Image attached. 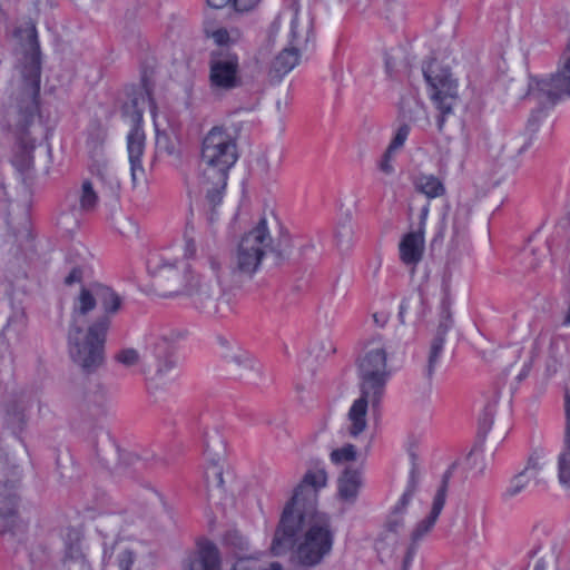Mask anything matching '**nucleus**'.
<instances>
[{"mask_svg":"<svg viewBox=\"0 0 570 570\" xmlns=\"http://www.w3.org/2000/svg\"><path fill=\"white\" fill-rule=\"evenodd\" d=\"M193 232L186 230L183 239L149 258L147 268L157 284L169 296H186L198 308H205L219 294L220 261L209 256L205 262L190 266L196 256Z\"/></svg>","mask_w":570,"mask_h":570,"instance_id":"f257e3e1","label":"nucleus"},{"mask_svg":"<svg viewBox=\"0 0 570 570\" xmlns=\"http://www.w3.org/2000/svg\"><path fill=\"white\" fill-rule=\"evenodd\" d=\"M239 159L238 134L232 127L214 126L200 146V173L189 194L216 207L226 194L230 171Z\"/></svg>","mask_w":570,"mask_h":570,"instance_id":"f03ea898","label":"nucleus"},{"mask_svg":"<svg viewBox=\"0 0 570 570\" xmlns=\"http://www.w3.org/2000/svg\"><path fill=\"white\" fill-rule=\"evenodd\" d=\"M419 473L412 470L405 491L389 512L383 530L376 541V549L382 550L384 541L392 546L397 544L399 535L404 531L409 515L422 514L411 532L414 541L425 537L434 527L440 515L446 497L444 485H441L431 497L419 492Z\"/></svg>","mask_w":570,"mask_h":570,"instance_id":"7ed1b4c3","label":"nucleus"},{"mask_svg":"<svg viewBox=\"0 0 570 570\" xmlns=\"http://www.w3.org/2000/svg\"><path fill=\"white\" fill-rule=\"evenodd\" d=\"M450 298L443 291L439 295L428 292H414L405 297L400 305V315L404 317L413 313L425 326L435 332L429 354V370L438 364L443 351L444 337L451 326Z\"/></svg>","mask_w":570,"mask_h":570,"instance_id":"20e7f679","label":"nucleus"},{"mask_svg":"<svg viewBox=\"0 0 570 570\" xmlns=\"http://www.w3.org/2000/svg\"><path fill=\"white\" fill-rule=\"evenodd\" d=\"M333 544L331 518L326 513H314L297 528L292 546L284 553L296 546L298 561L304 566H315L331 553Z\"/></svg>","mask_w":570,"mask_h":570,"instance_id":"39448f33","label":"nucleus"},{"mask_svg":"<svg viewBox=\"0 0 570 570\" xmlns=\"http://www.w3.org/2000/svg\"><path fill=\"white\" fill-rule=\"evenodd\" d=\"M318 493L299 481L293 490L288 503L285 505L278 528L274 534L271 551L282 556L292 546L297 528L311 514L320 513L316 510Z\"/></svg>","mask_w":570,"mask_h":570,"instance_id":"423d86ee","label":"nucleus"},{"mask_svg":"<svg viewBox=\"0 0 570 570\" xmlns=\"http://www.w3.org/2000/svg\"><path fill=\"white\" fill-rule=\"evenodd\" d=\"M357 372L361 392L371 395L373 402H379L390 379L387 353L381 341L368 343L358 360Z\"/></svg>","mask_w":570,"mask_h":570,"instance_id":"0eeeda50","label":"nucleus"},{"mask_svg":"<svg viewBox=\"0 0 570 570\" xmlns=\"http://www.w3.org/2000/svg\"><path fill=\"white\" fill-rule=\"evenodd\" d=\"M38 111L39 109H17L10 116L13 124L9 125V130L14 138L12 164L19 170H28L33 165L36 136L42 134Z\"/></svg>","mask_w":570,"mask_h":570,"instance_id":"6e6552de","label":"nucleus"},{"mask_svg":"<svg viewBox=\"0 0 570 570\" xmlns=\"http://www.w3.org/2000/svg\"><path fill=\"white\" fill-rule=\"evenodd\" d=\"M106 331V323L90 326L86 331L80 326H72L68 338L72 361L85 370L99 366L104 360Z\"/></svg>","mask_w":570,"mask_h":570,"instance_id":"1a4fd4ad","label":"nucleus"},{"mask_svg":"<svg viewBox=\"0 0 570 570\" xmlns=\"http://www.w3.org/2000/svg\"><path fill=\"white\" fill-rule=\"evenodd\" d=\"M271 249L272 237L268 230V220L262 218L238 243L233 256L234 266L240 273L252 275L258 269L263 258Z\"/></svg>","mask_w":570,"mask_h":570,"instance_id":"9d476101","label":"nucleus"},{"mask_svg":"<svg viewBox=\"0 0 570 570\" xmlns=\"http://www.w3.org/2000/svg\"><path fill=\"white\" fill-rule=\"evenodd\" d=\"M281 35L284 45L304 49L312 35V19L296 4L282 11L273 21L268 31V41H276Z\"/></svg>","mask_w":570,"mask_h":570,"instance_id":"9b49d317","label":"nucleus"},{"mask_svg":"<svg viewBox=\"0 0 570 570\" xmlns=\"http://www.w3.org/2000/svg\"><path fill=\"white\" fill-rule=\"evenodd\" d=\"M183 570H222L220 557L216 546L207 540L197 543L193 551L183 562ZM229 570H284L277 562L264 568L262 560L257 557L246 556L235 560Z\"/></svg>","mask_w":570,"mask_h":570,"instance_id":"f8f14e48","label":"nucleus"},{"mask_svg":"<svg viewBox=\"0 0 570 570\" xmlns=\"http://www.w3.org/2000/svg\"><path fill=\"white\" fill-rule=\"evenodd\" d=\"M125 119L130 124L127 135V155L130 166V176L134 188L146 184V171L142 158L146 147V136L141 128L142 114L140 109H129L125 112Z\"/></svg>","mask_w":570,"mask_h":570,"instance_id":"ddd939ff","label":"nucleus"},{"mask_svg":"<svg viewBox=\"0 0 570 570\" xmlns=\"http://www.w3.org/2000/svg\"><path fill=\"white\" fill-rule=\"evenodd\" d=\"M570 89V78L566 71L548 77L530 76L527 97L529 102L554 105Z\"/></svg>","mask_w":570,"mask_h":570,"instance_id":"4468645a","label":"nucleus"},{"mask_svg":"<svg viewBox=\"0 0 570 570\" xmlns=\"http://www.w3.org/2000/svg\"><path fill=\"white\" fill-rule=\"evenodd\" d=\"M16 37L21 42V49L26 59L23 72L27 79L28 95L33 97L39 88L40 77V52L36 27L32 23H27L18 29Z\"/></svg>","mask_w":570,"mask_h":570,"instance_id":"2eb2a0df","label":"nucleus"},{"mask_svg":"<svg viewBox=\"0 0 570 570\" xmlns=\"http://www.w3.org/2000/svg\"><path fill=\"white\" fill-rule=\"evenodd\" d=\"M423 75L429 86V95L434 104L445 105L448 99L455 98L458 83L448 68L436 60H431L423 68Z\"/></svg>","mask_w":570,"mask_h":570,"instance_id":"dca6fc26","label":"nucleus"},{"mask_svg":"<svg viewBox=\"0 0 570 570\" xmlns=\"http://www.w3.org/2000/svg\"><path fill=\"white\" fill-rule=\"evenodd\" d=\"M177 335L170 331L151 333L146 342V354L158 360L157 375L159 379L176 368L177 361L174 357L175 341Z\"/></svg>","mask_w":570,"mask_h":570,"instance_id":"f3484780","label":"nucleus"},{"mask_svg":"<svg viewBox=\"0 0 570 570\" xmlns=\"http://www.w3.org/2000/svg\"><path fill=\"white\" fill-rule=\"evenodd\" d=\"M238 56L230 50L216 49L210 56L212 86L230 89L238 82Z\"/></svg>","mask_w":570,"mask_h":570,"instance_id":"a211bd4d","label":"nucleus"},{"mask_svg":"<svg viewBox=\"0 0 570 570\" xmlns=\"http://www.w3.org/2000/svg\"><path fill=\"white\" fill-rule=\"evenodd\" d=\"M370 403L374 405L376 402L372 401L371 395H364L363 393L353 401L343 424V432L346 436L360 442H370V439L366 436Z\"/></svg>","mask_w":570,"mask_h":570,"instance_id":"6ab92c4d","label":"nucleus"},{"mask_svg":"<svg viewBox=\"0 0 570 570\" xmlns=\"http://www.w3.org/2000/svg\"><path fill=\"white\" fill-rule=\"evenodd\" d=\"M225 458L223 452L212 455L206 452L204 479L208 491V500L212 504L218 505L225 499L224 488Z\"/></svg>","mask_w":570,"mask_h":570,"instance_id":"aec40b11","label":"nucleus"},{"mask_svg":"<svg viewBox=\"0 0 570 570\" xmlns=\"http://www.w3.org/2000/svg\"><path fill=\"white\" fill-rule=\"evenodd\" d=\"M564 415L566 426L563 442L554 456V473L559 485L566 490H570V394L564 393Z\"/></svg>","mask_w":570,"mask_h":570,"instance_id":"412c9836","label":"nucleus"},{"mask_svg":"<svg viewBox=\"0 0 570 570\" xmlns=\"http://www.w3.org/2000/svg\"><path fill=\"white\" fill-rule=\"evenodd\" d=\"M401 261L406 265H416L424 250V233L422 229L407 233L399 245Z\"/></svg>","mask_w":570,"mask_h":570,"instance_id":"4be33fe9","label":"nucleus"},{"mask_svg":"<svg viewBox=\"0 0 570 570\" xmlns=\"http://www.w3.org/2000/svg\"><path fill=\"white\" fill-rule=\"evenodd\" d=\"M99 283H91L80 288L73 301V324L79 326L81 317L99 304Z\"/></svg>","mask_w":570,"mask_h":570,"instance_id":"5701e85b","label":"nucleus"},{"mask_svg":"<svg viewBox=\"0 0 570 570\" xmlns=\"http://www.w3.org/2000/svg\"><path fill=\"white\" fill-rule=\"evenodd\" d=\"M362 488L360 471L345 470L337 481V493L340 500L346 503H354Z\"/></svg>","mask_w":570,"mask_h":570,"instance_id":"b1692460","label":"nucleus"},{"mask_svg":"<svg viewBox=\"0 0 570 570\" xmlns=\"http://www.w3.org/2000/svg\"><path fill=\"white\" fill-rule=\"evenodd\" d=\"M66 559L85 569V544L81 532L77 529L68 530L63 535Z\"/></svg>","mask_w":570,"mask_h":570,"instance_id":"393cba45","label":"nucleus"},{"mask_svg":"<svg viewBox=\"0 0 570 570\" xmlns=\"http://www.w3.org/2000/svg\"><path fill=\"white\" fill-rule=\"evenodd\" d=\"M415 190L429 199L442 197L445 194L443 181L433 174L421 173L413 179Z\"/></svg>","mask_w":570,"mask_h":570,"instance_id":"a878e982","label":"nucleus"},{"mask_svg":"<svg viewBox=\"0 0 570 570\" xmlns=\"http://www.w3.org/2000/svg\"><path fill=\"white\" fill-rule=\"evenodd\" d=\"M302 50L285 45L283 50L275 57L272 63V71L279 77L292 71L299 62Z\"/></svg>","mask_w":570,"mask_h":570,"instance_id":"bb28decb","label":"nucleus"},{"mask_svg":"<svg viewBox=\"0 0 570 570\" xmlns=\"http://www.w3.org/2000/svg\"><path fill=\"white\" fill-rule=\"evenodd\" d=\"M363 449H357L354 444H344L331 452V461L336 465L348 466L360 460H363L370 445L368 441H362Z\"/></svg>","mask_w":570,"mask_h":570,"instance_id":"cd10ccee","label":"nucleus"},{"mask_svg":"<svg viewBox=\"0 0 570 570\" xmlns=\"http://www.w3.org/2000/svg\"><path fill=\"white\" fill-rule=\"evenodd\" d=\"M205 33L208 38H212L218 46V49L229 50L232 46H235L242 40V31L236 27L230 28H205Z\"/></svg>","mask_w":570,"mask_h":570,"instance_id":"c85d7f7f","label":"nucleus"},{"mask_svg":"<svg viewBox=\"0 0 570 570\" xmlns=\"http://www.w3.org/2000/svg\"><path fill=\"white\" fill-rule=\"evenodd\" d=\"M125 95L129 99L125 105L130 104L131 107H145L156 104L151 94V88L146 81L138 86L127 87L125 89Z\"/></svg>","mask_w":570,"mask_h":570,"instance_id":"c756f323","label":"nucleus"},{"mask_svg":"<svg viewBox=\"0 0 570 570\" xmlns=\"http://www.w3.org/2000/svg\"><path fill=\"white\" fill-rule=\"evenodd\" d=\"M301 481L320 494L327 487L328 475L323 465L315 464L305 471Z\"/></svg>","mask_w":570,"mask_h":570,"instance_id":"7c9ffc66","label":"nucleus"},{"mask_svg":"<svg viewBox=\"0 0 570 570\" xmlns=\"http://www.w3.org/2000/svg\"><path fill=\"white\" fill-rule=\"evenodd\" d=\"M223 351L222 355L224 358H226L228 362L235 363L238 366L243 367H250L252 366V358L249 354L244 351L240 346L237 344H230L227 342H224L222 344Z\"/></svg>","mask_w":570,"mask_h":570,"instance_id":"2f4dec72","label":"nucleus"},{"mask_svg":"<svg viewBox=\"0 0 570 570\" xmlns=\"http://www.w3.org/2000/svg\"><path fill=\"white\" fill-rule=\"evenodd\" d=\"M99 304L107 314L117 313L122 304V298L110 287L99 284Z\"/></svg>","mask_w":570,"mask_h":570,"instance_id":"473e14b6","label":"nucleus"},{"mask_svg":"<svg viewBox=\"0 0 570 570\" xmlns=\"http://www.w3.org/2000/svg\"><path fill=\"white\" fill-rule=\"evenodd\" d=\"M533 473L530 468H525L521 473L514 475L504 491V497L514 498L522 493L530 484Z\"/></svg>","mask_w":570,"mask_h":570,"instance_id":"72a5a7b5","label":"nucleus"},{"mask_svg":"<svg viewBox=\"0 0 570 570\" xmlns=\"http://www.w3.org/2000/svg\"><path fill=\"white\" fill-rule=\"evenodd\" d=\"M90 258V253L82 244L72 245L66 255V259L70 265L83 266Z\"/></svg>","mask_w":570,"mask_h":570,"instance_id":"f704fd0d","label":"nucleus"},{"mask_svg":"<svg viewBox=\"0 0 570 570\" xmlns=\"http://www.w3.org/2000/svg\"><path fill=\"white\" fill-rule=\"evenodd\" d=\"M116 562L118 570H130L134 562V553L124 542H118L115 547Z\"/></svg>","mask_w":570,"mask_h":570,"instance_id":"c9c22d12","label":"nucleus"},{"mask_svg":"<svg viewBox=\"0 0 570 570\" xmlns=\"http://www.w3.org/2000/svg\"><path fill=\"white\" fill-rule=\"evenodd\" d=\"M79 204L82 210H90L97 204V194L92 188L91 183L85 181L81 186L79 195Z\"/></svg>","mask_w":570,"mask_h":570,"instance_id":"e433bc0d","label":"nucleus"},{"mask_svg":"<svg viewBox=\"0 0 570 570\" xmlns=\"http://www.w3.org/2000/svg\"><path fill=\"white\" fill-rule=\"evenodd\" d=\"M396 151H393L389 148L383 153V155L377 160V168L381 174L384 176H392L395 173V159H396Z\"/></svg>","mask_w":570,"mask_h":570,"instance_id":"4c0bfd02","label":"nucleus"},{"mask_svg":"<svg viewBox=\"0 0 570 570\" xmlns=\"http://www.w3.org/2000/svg\"><path fill=\"white\" fill-rule=\"evenodd\" d=\"M409 132H410L409 126H406V125L400 126L396 129L395 135H394L393 139L391 140L390 145L387 146V148L397 153L405 144Z\"/></svg>","mask_w":570,"mask_h":570,"instance_id":"58836bf2","label":"nucleus"},{"mask_svg":"<svg viewBox=\"0 0 570 570\" xmlns=\"http://www.w3.org/2000/svg\"><path fill=\"white\" fill-rule=\"evenodd\" d=\"M97 176L101 181L106 180L108 183L110 189L114 190V189L118 188L119 180H118L116 171L112 167L106 165L104 167V169L97 170Z\"/></svg>","mask_w":570,"mask_h":570,"instance_id":"ea45409f","label":"nucleus"},{"mask_svg":"<svg viewBox=\"0 0 570 570\" xmlns=\"http://www.w3.org/2000/svg\"><path fill=\"white\" fill-rule=\"evenodd\" d=\"M139 358V353L134 348H125L117 354V361L126 366L136 365Z\"/></svg>","mask_w":570,"mask_h":570,"instance_id":"a19ab883","label":"nucleus"},{"mask_svg":"<svg viewBox=\"0 0 570 570\" xmlns=\"http://www.w3.org/2000/svg\"><path fill=\"white\" fill-rule=\"evenodd\" d=\"M27 423V417L23 412L12 411L8 416V424L16 431H21Z\"/></svg>","mask_w":570,"mask_h":570,"instance_id":"79ce46f5","label":"nucleus"},{"mask_svg":"<svg viewBox=\"0 0 570 570\" xmlns=\"http://www.w3.org/2000/svg\"><path fill=\"white\" fill-rule=\"evenodd\" d=\"M452 109H432L433 114L432 117L436 121V127L439 130H442L443 124L448 117V115L451 112Z\"/></svg>","mask_w":570,"mask_h":570,"instance_id":"37998d69","label":"nucleus"},{"mask_svg":"<svg viewBox=\"0 0 570 570\" xmlns=\"http://www.w3.org/2000/svg\"><path fill=\"white\" fill-rule=\"evenodd\" d=\"M531 145L532 140L530 138H523L520 142L517 141L513 146V149L515 151V155H513V157H520L521 155H523L525 151L529 150Z\"/></svg>","mask_w":570,"mask_h":570,"instance_id":"c03bdc74","label":"nucleus"},{"mask_svg":"<svg viewBox=\"0 0 570 570\" xmlns=\"http://www.w3.org/2000/svg\"><path fill=\"white\" fill-rule=\"evenodd\" d=\"M261 0H234L233 6L237 11H248L253 9Z\"/></svg>","mask_w":570,"mask_h":570,"instance_id":"a18cd8bd","label":"nucleus"},{"mask_svg":"<svg viewBox=\"0 0 570 570\" xmlns=\"http://www.w3.org/2000/svg\"><path fill=\"white\" fill-rule=\"evenodd\" d=\"M389 10H387V18L389 19H394V18H397V17H403L404 16V8L402 4L397 3V2H392V3H389Z\"/></svg>","mask_w":570,"mask_h":570,"instance_id":"49530a36","label":"nucleus"},{"mask_svg":"<svg viewBox=\"0 0 570 570\" xmlns=\"http://www.w3.org/2000/svg\"><path fill=\"white\" fill-rule=\"evenodd\" d=\"M8 474L17 479V472L14 471V469H4L3 464L0 463V487L2 484L6 485L4 479L7 478Z\"/></svg>","mask_w":570,"mask_h":570,"instance_id":"de8ad7c7","label":"nucleus"},{"mask_svg":"<svg viewBox=\"0 0 570 570\" xmlns=\"http://www.w3.org/2000/svg\"><path fill=\"white\" fill-rule=\"evenodd\" d=\"M208 4L213 8L220 9L226 7L229 3H233L234 0H207Z\"/></svg>","mask_w":570,"mask_h":570,"instance_id":"09e8293b","label":"nucleus"},{"mask_svg":"<svg viewBox=\"0 0 570 570\" xmlns=\"http://www.w3.org/2000/svg\"><path fill=\"white\" fill-rule=\"evenodd\" d=\"M80 277V271L78 267H75L71 273L67 276L66 282L68 284L73 283L75 281L79 279Z\"/></svg>","mask_w":570,"mask_h":570,"instance_id":"8fccbe9b","label":"nucleus"},{"mask_svg":"<svg viewBox=\"0 0 570 570\" xmlns=\"http://www.w3.org/2000/svg\"><path fill=\"white\" fill-rule=\"evenodd\" d=\"M163 109H153V118H154V121H155V126L158 128V122H157V119L158 117L160 116V111Z\"/></svg>","mask_w":570,"mask_h":570,"instance_id":"3c124183","label":"nucleus"},{"mask_svg":"<svg viewBox=\"0 0 570 570\" xmlns=\"http://www.w3.org/2000/svg\"><path fill=\"white\" fill-rule=\"evenodd\" d=\"M428 214H429V206H425L422 208V213H421L422 223L426 219Z\"/></svg>","mask_w":570,"mask_h":570,"instance_id":"603ef678","label":"nucleus"},{"mask_svg":"<svg viewBox=\"0 0 570 570\" xmlns=\"http://www.w3.org/2000/svg\"><path fill=\"white\" fill-rule=\"evenodd\" d=\"M281 161H282V151L278 150V157H277L276 161L273 164V166L278 167Z\"/></svg>","mask_w":570,"mask_h":570,"instance_id":"864d4df0","label":"nucleus"},{"mask_svg":"<svg viewBox=\"0 0 570 570\" xmlns=\"http://www.w3.org/2000/svg\"><path fill=\"white\" fill-rule=\"evenodd\" d=\"M533 570H544V568L541 564H535Z\"/></svg>","mask_w":570,"mask_h":570,"instance_id":"5fc2aeb1","label":"nucleus"},{"mask_svg":"<svg viewBox=\"0 0 570 570\" xmlns=\"http://www.w3.org/2000/svg\"><path fill=\"white\" fill-rule=\"evenodd\" d=\"M416 110H417L420 114H424V115H425L428 109L421 108V109H416Z\"/></svg>","mask_w":570,"mask_h":570,"instance_id":"6e6d98bb","label":"nucleus"},{"mask_svg":"<svg viewBox=\"0 0 570 570\" xmlns=\"http://www.w3.org/2000/svg\"><path fill=\"white\" fill-rule=\"evenodd\" d=\"M569 63H570V60H569V59L564 61V69H568Z\"/></svg>","mask_w":570,"mask_h":570,"instance_id":"4d7b16f0","label":"nucleus"},{"mask_svg":"<svg viewBox=\"0 0 570 570\" xmlns=\"http://www.w3.org/2000/svg\"><path fill=\"white\" fill-rule=\"evenodd\" d=\"M428 125H430L428 120L424 124H420L421 127H425Z\"/></svg>","mask_w":570,"mask_h":570,"instance_id":"13d9d810","label":"nucleus"},{"mask_svg":"<svg viewBox=\"0 0 570 570\" xmlns=\"http://www.w3.org/2000/svg\"><path fill=\"white\" fill-rule=\"evenodd\" d=\"M269 151H277V148H272Z\"/></svg>","mask_w":570,"mask_h":570,"instance_id":"bf43d9fd","label":"nucleus"}]
</instances>
